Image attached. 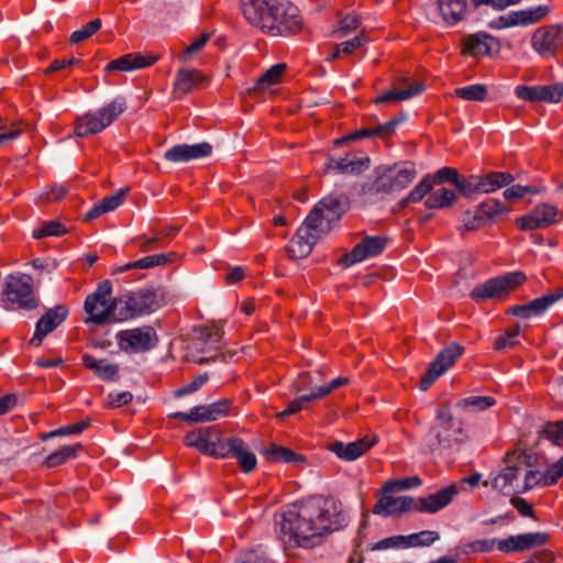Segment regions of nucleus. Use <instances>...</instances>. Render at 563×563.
<instances>
[{
    "label": "nucleus",
    "mask_w": 563,
    "mask_h": 563,
    "mask_svg": "<svg viewBox=\"0 0 563 563\" xmlns=\"http://www.w3.org/2000/svg\"><path fill=\"white\" fill-rule=\"evenodd\" d=\"M345 521L341 503L330 497L312 496L287 506L276 517L275 525L286 547L310 549L319 545L324 534L341 529Z\"/></svg>",
    "instance_id": "obj_1"
},
{
    "label": "nucleus",
    "mask_w": 563,
    "mask_h": 563,
    "mask_svg": "<svg viewBox=\"0 0 563 563\" xmlns=\"http://www.w3.org/2000/svg\"><path fill=\"white\" fill-rule=\"evenodd\" d=\"M347 208V198L343 194L322 198L290 240L287 246L290 257H307L317 241L331 231L333 224L341 219Z\"/></svg>",
    "instance_id": "obj_2"
},
{
    "label": "nucleus",
    "mask_w": 563,
    "mask_h": 563,
    "mask_svg": "<svg viewBox=\"0 0 563 563\" xmlns=\"http://www.w3.org/2000/svg\"><path fill=\"white\" fill-rule=\"evenodd\" d=\"M161 307L158 289L141 288L114 298V321L122 322L148 314Z\"/></svg>",
    "instance_id": "obj_3"
},
{
    "label": "nucleus",
    "mask_w": 563,
    "mask_h": 563,
    "mask_svg": "<svg viewBox=\"0 0 563 563\" xmlns=\"http://www.w3.org/2000/svg\"><path fill=\"white\" fill-rule=\"evenodd\" d=\"M431 437L429 446L431 451L435 449H451L467 439L462 422H456L452 416L449 404L441 405L437 410L435 422L429 431Z\"/></svg>",
    "instance_id": "obj_4"
},
{
    "label": "nucleus",
    "mask_w": 563,
    "mask_h": 563,
    "mask_svg": "<svg viewBox=\"0 0 563 563\" xmlns=\"http://www.w3.org/2000/svg\"><path fill=\"white\" fill-rule=\"evenodd\" d=\"M375 178L368 185V191L374 194H394L407 188L417 177L415 164L404 162L391 166H378L374 172Z\"/></svg>",
    "instance_id": "obj_5"
},
{
    "label": "nucleus",
    "mask_w": 563,
    "mask_h": 563,
    "mask_svg": "<svg viewBox=\"0 0 563 563\" xmlns=\"http://www.w3.org/2000/svg\"><path fill=\"white\" fill-rule=\"evenodd\" d=\"M126 109V101L119 97L96 112H89L76 120L75 133L80 137L100 133L114 122Z\"/></svg>",
    "instance_id": "obj_6"
},
{
    "label": "nucleus",
    "mask_w": 563,
    "mask_h": 563,
    "mask_svg": "<svg viewBox=\"0 0 563 563\" xmlns=\"http://www.w3.org/2000/svg\"><path fill=\"white\" fill-rule=\"evenodd\" d=\"M527 280L523 272L507 273L486 280L473 288L470 296L476 302L489 299L506 298L511 291L520 287Z\"/></svg>",
    "instance_id": "obj_7"
},
{
    "label": "nucleus",
    "mask_w": 563,
    "mask_h": 563,
    "mask_svg": "<svg viewBox=\"0 0 563 563\" xmlns=\"http://www.w3.org/2000/svg\"><path fill=\"white\" fill-rule=\"evenodd\" d=\"M112 285L109 280L100 283L97 289L85 300L87 322L103 324L108 320L114 321V299L111 301Z\"/></svg>",
    "instance_id": "obj_8"
},
{
    "label": "nucleus",
    "mask_w": 563,
    "mask_h": 563,
    "mask_svg": "<svg viewBox=\"0 0 563 563\" xmlns=\"http://www.w3.org/2000/svg\"><path fill=\"white\" fill-rule=\"evenodd\" d=\"M505 464L497 475L490 476L492 487L505 496L521 493L519 475L525 467V456L515 452L509 453L505 457Z\"/></svg>",
    "instance_id": "obj_9"
},
{
    "label": "nucleus",
    "mask_w": 563,
    "mask_h": 563,
    "mask_svg": "<svg viewBox=\"0 0 563 563\" xmlns=\"http://www.w3.org/2000/svg\"><path fill=\"white\" fill-rule=\"evenodd\" d=\"M4 294L10 302L21 309L32 310L38 305L33 292V278L27 274H10L5 278Z\"/></svg>",
    "instance_id": "obj_10"
},
{
    "label": "nucleus",
    "mask_w": 563,
    "mask_h": 563,
    "mask_svg": "<svg viewBox=\"0 0 563 563\" xmlns=\"http://www.w3.org/2000/svg\"><path fill=\"white\" fill-rule=\"evenodd\" d=\"M277 0H240V7L245 20L263 33L274 29V13L282 7H276Z\"/></svg>",
    "instance_id": "obj_11"
},
{
    "label": "nucleus",
    "mask_w": 563,
    "mask_h": 563,
    "mask_svg": "<svg viewBox=\"0 0 563 563\" xmlns=\"http://www.w3.org/2000/svg\"><path fill=\"white\" fill-rule=\"evenodd\" d=\"M115 339L119 349L125 353L147 352L158 342L156 331L150 325L122 330Z\"/></svg>",
    "instance_id": "obj_12"
},
{
    "label": "nucleus",
    "mask_w": 563,
    "mask_h": 563,
    "mask_svg": "<svg viewBox=\"0 0 563 563\" xmlns=\"http://www.w3.org/2000/svg\"><path fill=\"white\" fill-rule=\"evenodd\" d=\"M464 346L453 342L442 349L435 358L429 364L427 372L420 379V389L427 390L429 387L442 376L454 363L463 355Z\"/></svg>",
    "instance_id": "obj_13"
},
{
    "label": "nucleus",
    "mask_w": 563,
    "mask_h": 563,
    "mask_svg": "<svg viewBox=\"0 0 563 563\" xmlns=\"http://www.w3.org/2000/svg\"><path fill=\"white\" fill-rule=\"evenodd\" d=\"M276 7H282V10L278 9L274 13V29L271 32H265V34L271 36H287L292 35L301 31L302 29V18L300 15L299 9L290 3L287 0H277Z\"/></svg>",
    "instance_id": "obj_14"
},
{
    "label": "nucleus",
    "mask_w": 563,
    "mask_h": 563,
    "mask_svg": "<svg viewBox=\"0 0 563 563\" xmlns=\"http://www.w3.org/2000/svg\"><path fill=\"white\" fill-rule=\"evenodd\" d=\"M234 457L244 473H251L255 470L257 460L251 451L247 443L238 437L223 439L219 452H216L217 459Z\"/></svg>",
    "instance_id": "obj_15"
},
{
    "label": "nucleus",
    "mask_w": 563,
    "mask_h": 563,
    "mask_svg": "<svg viewBox=\"0 0 563 563\" xmlns=\"http://www.w3.org/2000/svg\"><path fill=\"white\" fill-rule=\"evenodd\" d=\"M221 430L216 427H202L190 431L185 435V444L197 449L199 452L216 457L222 443Z\"/></svg>",
    "instance_id": "obj_16"
},
{
    "label": "nucleus",
    "mask_w": 563,
    "mask_h": 563,
    "mask_svg": "<svg viewBox=\"0 0 563 563\" xmlns=\"http://www.w3.org/2000/svg\"><path fill=\"white\" fill-rule=\"evenodd\" d=\"M531 44L540 56H554L563 45V29L558 25L540 27L534 31Z\"/></svg>",
    "instance_id": "obj_17"
},
{
    "label": "nucleus",
    "mask_w": 563,
    "mask_h": 563,
    "mask_svg": "<svg viewBox=\"0 0 563 563\" xmlns=\"http://www.w3.org/2000/svg\"><path fill=\"white\" fill-rule=\"evenodd\" d=\"M387 244V239L384 236H366L352 251L340 260V263L350 266L352 264L362 262L368 257H374L383 253Z\"/></svg>",
    "instance_id": "obj_18"
},
{
    "label": "nucleus",
    "mask_w": 563,
    "mask_h": 563,
    "mask_svg": "<svg viewBox=\"0 0 563 563\" xmlns=\"http://www.w3.org/2000/svg\"><path fill=\"white\" fill-rule=\"evenodd\" d=\"M559 220V210L556 207L542 203L532 209V211L517 219V225L521 230L543 229L552 225Z\"/></svg>",
    "instance_id": "obj_19"
},
{
    "label": "nucleus",
    "mask_w": 563,
    "mask_h": 563,
    "mask_svg": "<svg viewBox=\"0 0 563 563\" xmlns=\"http://www.w3.org/2000/svg\"><path fill=\"white\" fill-rule=\"evenodd\" d=\"M68 314V309L63 305H57L47 310L36 323L35 332L30 340V344L40 346L43 339L60 325Z\"/></svg>",
    "instance_id": "obj_20"
},
{
    "label": "nucleus",
    "mask_w": 563,
    "mask_h": 563,
    "mask_svg": "<svg viewBox=\"0 0 563 563\" xmlns=\"http://www.w3.org/2000/svg\"><path fill=\"white\" fill-rule=\"evenodd\" d=\"M561 298H563V288H559L555 292L536 298L528 303L512 306L507 310V313L522 319H529L542 314Z\"/></svg>",
    "instance_id": "obj_21"
},
{
    "label": "nucleus",
    "mask_w": 563,
    "mask_h": 563,
    "mask_svg": "<svg viewBox=\"0 0 563 563\" xmlns=\"http://www.w3.org/2000/svg\"><path fill=\"white\" fill-rule=\"evenodd\" d=\"M548 536L542 532H529L510 536L507 539L496 540V547L500 552L511 553L530 550L545 544Z\"/></svg>",
    "instance_id": "obj_22"
},
{
    "label": "nucleus",
    "mask_w": 563,
    "mask_h": 563,
    "mask_svg": "<svg viewBox=\"0 0 563 563\" xmlns=\"http://www.w3.org/2000/svg\"><path fill=\"white\" fill-rule=\"evenodd\" d=\"M212 153L208 142L197 144H177L164 153V158L170 163H186L192 159L207 157Z\"/></svg>",
    "instance_id": "obj_23"
},
{
    "label": "nucleus",
    "mask_w": 563,
    "mask_h": 563,
    "mask_svg": "<svg viewBox=\"0 0 563 563\" xmlns=\"http://www.w3.org/2000/svg\"><path fill=\"white\" fill-rule=\"evenodd\" d=\"M209 79L197 69L181 68L177 71L174 81V97L179 99L194 90L203 88Z\"/></svg>",
    "instance_id": "obj_24"
},
{
    "label": "nucleus",
    "mask_w": 563,
    "mask_h": 563,
    "mask_svg": "<svg viewBox=\"0 0 563 563\" xmlns=\"http://www.w3.org/2000/svg\"><path fill=\"white\" fill-rule=\"evenodd\" d=\"M376 442V437H365L350 443L334 441L333 443L329 444V450L333 452L339 459L346 462H352L365 454Z\"/></svg>",
    "instance_id": "obj_25"
},
{
    "label": "nucleus",
    "mask_w": 563,
    "mask_h": 563,
    "mask_svg": "<svg viewBox=\"0 0 563 563\" xmlns=\"http://www.w3.org/2000/svg\"><path fill=\"white\" fill-rule=\"evenodd\" d=\"M456 485L452 484L424 498L415 499V510L434 514L446 507L457 495Z\"/></svg>",
    "instance_id": "obj_26"
},
{
    "label": "nucleus",
    "mask_w": 563,
    "mask_h": 563,
    "mask_svg": "<svg viewBox=\"0 0 563 563\" xmlns=\"http://www.w3.org/2000/svg\"><path fill=\"white\" fill-rule=\"evenodd\" d=\"M415 510V498L409 496L393 497L384 494L373 508L375 515L390 517Z\"/></svg>",
    "instance_id": "obj_27"
},
{
    "label": "nucleus",
    "mask_w": 563,
    "mask_h": 563,
    "mask_svg": "<svg viewBox=\"0 0 563 563\" xmlns=\"http://www.w3.org/2000/svg\"><path fill=\"white\" fill-rule=\"evenodd\" d=\"M156 60L157 56H145L130 53L108 63L104 67V71H131L151 66Z\"/></svg>",
    "instance_id": "obj_28"
},
{
    "label": "nucleus",
    "mask_w": 563,
    "mask_h": 563,
    "mask_svg": "<svg viewBox=\"0 0 563 563\" xmlns=\"http://www.w3.org/2000/svg\"><path fill=\"white\" fill-rule=\"evenodd\" d=\"M498 51V40L487 33H476L465 41L464 52L475 57L490 55Z\"/></svg>",
    "instance_id": "obj_29"
},
{
    "label": "nucleus",
    "mask_w": 563,
    "mask_h": 563,
    "mask_svg": "<svg viewBox=\"0 0 563 563\" xmlns=\"http://www.w3.org/2000/svg\"><path fill=\"white\" fill-rule=\"evenodd\" d=\"M177 254L175 252L159 253L145 256L134 262H130L125 265L119 266L113 271V274H120L130 269H146L156 266H163L172 263L176 260Z\"/></svg>",
    "instance_id": "obj_30"
},
{
    "label": "nucleus",
    "mask_w": 563,
    "mask_h": 563,
    "mask_svg": "<svg viewBox=\"0 0 563 563\" xmlns=\"http://www.w3.org/2000/svg\"><path fill=\"white\" fill-rule=\"evenodd\" d=\"M368 163V158H352L350 156L339 159L331 158L324 166V173L335 170L341 174H360L367 168Z\"/></svg>",
    "instance_id": "obj_31"
},
{
    "label": "nucleus",
    "mask_w": 563,
    "mask_h": 563,
    "mask_svg": "<svg viewBox=\"0 0 563 563\" xmlns=\"http://www.w3.org/2000/svg\"><path fill=\"white\" fill-rule=\"evenodd\" d=\"M437 4L446 24L455 25L463 20L466 11V0H437Z\"/></svg>",
    "instance_id": "obj_32"
},
{
    "label": "nucleus",
    "mask_w": 563,
    "mask_h": 563,
    "mask_svg": "<svg viewBox=\"0 0 563 563\" xmlns=\"http://www.w3.org/2000/svg\"><path fill=\"white\" fill-rule=\"evenodd\" d=\"M129 188L125 187L114 195L104 197L100 202L96 203L85 216V220L90 221L99 218L100 216L113 211L124 200L128 195Z\"/></svg>",
    "instance_id": "obj_33"
},
{
    "label": "nucleus",
    "mask_w": 563,
    "mask_h": 563,
    "mask_svg": "<svg viewBox=\"0 0 563 563\" xmlns=\"http://www.w3.org/2000/svg\"><path fill=\"white\" fill-rule=\"evenodd\" d=\"M426 89L422 82L410 84L407 88L399 90H389L376 97L375 103L395 102L410 99L417 95H420Z\"/></svg>",
    "instance_id": "obj_34"
},
{
    "label": "nucleus",
    "mask_w": 563,
    "mask_h": 563,
    "mask_svg": "<svg viewBox=\"0 0 563 563\" xmlns=\"http://www.w3.org/2000/svg\"><path fill=\"white\" fill-rule=\"evenodd\" d=\"M82 363L86 367L93 371L99 378L104 380L115 379L119 373L117 364L107 363L106 360H97L88 354L82 356Z\"/></svg>",
    "instance_id": "obj_35"
},
{
    "label": "nucleus",
    "mask_w": 563,
    "mask_h": 563,
    "mask_svg": "<svg viewBox=\"0 0 563 563\" xmlns=\"http://www.w3.org/2000/svg\"><path fill=\"white\" fill-rule=\"evenodd\" d=\"M510 173L492 172L485 176H479V194H489L507 186L514 181Z\"/></svg>",
    "instance_id": "obj_36"
},
{
    "label": "nucleus",
    "mask_w": 563,
    "mask_h": 563,
    "mask_svg": "<svg viewBox=\"0 0 563 563\" xmlns=\"http://www.w3.org/2000/svg\"><path fill=\"white\" fill-rule=\"evenodd\" d=\"M549 13L547 5H539L533 9L520 10L510 12L511 22L514 25H529L540 21Z\"/></svg>",
    "instance_id": "obj_37"
},
{
    "label": "nucleus",
    "mask_w": 563,
    "mask_h": 563,
    "mask_svg": "<svg viewBox=\"0 0 563 563\" xmlns=\"http://www.w3.org/2000/svg\"><path fill=\"white\" fill-rule=\"evenodd\" d=\"M266 457L272 462H285V463H295V464H301L306 461L303 455L297 454L290 449L272 444L266 451H265Z\"/></svg>",
    "instance_id": "obj_38"
},
{
    "label": "nucleus",
    "mask_w": 563,
    "mask_h": 563,
    "mask_svg": "<svg viewBox=\"0 0 563 563\" xmlns=\"http://www.w3.org/2000/svg\"><path fill=\"white\" fill-rule=\"evenodd\" d=\"M196 331L198 333L197 340L208 346V350L201 349V352H208L209 350L218 351V344L223 335V331L220 327L210 324L205 328H199Z\"/></svg>",
    "instance_id": "obj_39"
},
{
    "label": "nucleus",
    "mask_w": 563,
    "mask_h": 563,
    "mask_svg": "<svg viewBox=\"0 0 563 563\" xmlns=\"http://www.w3.org/2000/svg\"><path fill=\"white\" fill-rule=\"evenodd\" d=\"M495 404V398L489 396H471L461 399L456 407L466 412H479L493 407Z\"/></svg>",
    "instance_id": "obj_40"
},
{
    "label": "nucleus",
    "mask_w": 563,
    "mask_h": 563,
    "mask_svg": "<svg viewBox=\"0 0 563 563\" xmlns=\"http://www.w3.org/2000/svg\"><path fill=\"white\" fill-rule=\"evenodd\" d=\"M456 201V195L451 189L441 187L433 191L424 201L427 208L442 209L452 206Z\"/></svg>",
    "instance_id": "obj_41"
},
{
    "label": "nucleus",
    "mask_w": 563,
    "mask_h": 563,
    "mask_svg": "<svg viewBox=\"0 0 563 563\" xmlns=\"http://www.w3.org/2000/svg\"><path fill=\"white\" fill-rule=\"evenodd\" d=\"M169 417L173 419H179L188 423H202L211 421L207 405L195 406L188 412H174L169 415Z\"/></svg>",
    "instance_id": "obj_42"
},
{
    "label": "nucleus",
    "mask_w": 563,
    "mask_h": 563,
    "mask_svg": "<svg viewBox=\"0 0 563 563\" xmlns=\"http://www.w3.org/2000/svg\"><path fill=\"white\" fill-rule=\"evenodd\" d=\"M286 69L285 64H276L266 70L256 81L250 91H262L272 85L279 82L282 75Z\"/></svg>",
    "instance_id": "obj_43"
},
{
    "label": "nucleus",
    "mask_w": 563,
    "mask_h": 563,
    "mask_svg": "<svg viewBox=\"0 0 563 563\" xmlns=\"http://www.w3.org/2000/svg\"><path fill=\"white\" fill-rule=\"evenodd\" d=\"M81 449L79 443L74 445H65L62 449L53 452L45 459V465L47 467H57L64 464L66 461L76 457L77 452Z\"/></svg>",
    "instance_id": "obj_44"
},
{
    "label": "nucleus",
    "mask_w": 563,
    "mask_h": 563,
    "mask_svg": "<svg viewBox=\"0 0 563 563\" xmlns=\"http://www.w3.org/2000/svg\"><path fill=\"white\" fill-rule=\"evenodd\" d=\"M439 539L440 534L437 531L423 530L404 536V548L429 547Z\"/></svg>",
    "instance_id": "obj_45"
},
{
    "label": "nucleus",
    "mask_w": 563,
    "mask_h": 563,
    "mask_svg": "<svg viewBox=\"0 0 563 563\" xmlns=\"http://www.w3.org/2000/svg\"><path fill=\"white\" fill-rule=\"evenodd\" d=\"M454 93L457 98L466 101H484L487 99L488 89L483 84L470 85L456 88Z\"/></svg>",
    "instance_id": "obj_46"
},
{
    "label": "nucleus",
    "mask_w": 563,
    "mask_h": 563,
    "mask_svg": "<svg viewBox=\"0 0 563 563\" xmlns=\"http://www.w3.org/2000/svg\"><path fill=\"white\" fill-rule=\"evenodd\" d=\"M462 224L459 231L463 234L465 231H475L487 224V217L482 216L479 210H467L463 213L461 219Z\"/></svg>",
    "instance_id": "obj_47"
},
{
    "label": "nucleus",
    "mask_w": 563,
    "mask_h": 563,
    "mask_svg": "<svg viewBox=\"0 0 563 563\" xmlns=\"http://www.w3.org/2000/svg\"><path fill=\"white\" fill-rule=\"evenodd\" d=\"M316 400H319V398L317 397V394L316 391H311L309 394H306V395H301L297 398H295L294 400H291L288 405V407L277 413V418L278 419H285L296 412H298L299 410H301L303 407H306L309 402H312V401H316Z\"/></svg>",
    "instance_id": "obj_48"
},
{
    "label": "nucleus",
    "mask_w": 563,
    "mask_h": 563,
    "mask_svg": "<svg viewBox=\"0 0 563 563\" xmlns=\"http://www.w3.org/2000/svg\"><path fill=\"white\" fill-rule=\"evenodd\" d=\"M431 176H426L410 192L400 201V206L405 207L411 202H418L432 189Z\"/></svg>",
    "instance_id": "obj_49"
},
{
    "label": "nucleus",
    "mask_w": 563,
    "mask_h": 563,
    "mask_svg": "<svg viewBox=\"0 0 563 563\" xmlns=\"http://www.w3.org/2000/svg\"><path fill=\"white\" fill-rule=\"evenodd\" d=\"M479 176L476 175H472L470 177L459 175L457 180L454 184L456 190L465 197L479 194Z\"/></svg>",
    "instance_id": "obj_50"
},
{
    "label": "nucleus",
    "mask_w": 563,
    "mask_h": 563,
    "mask_svg": "<svg viewBox=\"0 0 563 563\" xmlns=\"http://www.w3.org/2000/svg\"><path fill=\"white\" fill-rule=\"evenodd\" d=\"M421 479L418 476L406 477L402 479H391L384 484L383 494H388L395 490H402L421 485Z\"/></svg>",
    "instance_id": "obj_51"
},
{
    "label": "nucleus",
    "mask_w": 563,
    "mask_h": 563,
    "mask_svg": "<svg viewBox=\"0 0 563 563\" xmlns=\"http://www.w3.org/2000/svg\"><path fill=\"white\" fill-rule=\"evenodd\" d=\"M66 233L65 227L57 221H49L42 224V227L35 229L32 236L36 240L45 236H59Z\"/></svg>",
    "instance_id": "obj_52"
},
{
    "label": "nucleus",
    "mask_w": 563,
    "mask_h": 563,
    "mask_svg": "<svg viewBox=\"0 0 563 563\" xmlns=\"http://www.w3.org/2000/svg\"><path fill=\"white\" fill-rule=\"evenodd\" d=\"M100 27H101V20L95 19V20L90 21L87 25H85L82 29L73 32L69 37V42L71 44H78V43L87 40L91 35H93L97 31L100 30Z\"/></svg>",
    "instance_id": "obj_53"
},
{
    "label": "nucleus",
    "mask_w": 563,
    "mask_h": 563,
    "mask_svg": "<svg viewBox=\"0 0 563 563\" xmlns=\"http://www.w3.org/2000/svg\"><path fill=\"white\" fill-rule=\"evenodd\" d=\"M516 96L525 101L538 102L542 101V85L539 86H526L519 85L515 89Z\"/></svg>",
    "instance_id": "obj_54"
},
{
    "label": "nucleus",
    "mask_w": 563,
    "mask_h": 563,
    "mask_svg": "<svg viewBox=\"0 0 563 563\" xmlns=\"http://www.w3.org/2000/svg\"><path fill=\"white\" fill-rule=\"evenodd\" d=\"M496 544V539H482L475 540L462 545V553L472 554V553H485L490 552Z\"/></svg>",
    "instance_id": "obj_55"
},
{
    "label": "nucleus",
    "mask_w": 563,
    "mask_h": 563,
    "mask_svg": "<svg viewBox=\"0 0 563 563\" xmlns=\"http://www.w3.org/2000/svg\"><path fill=\"white\" fill-rule=\"evenodd\" d=\"M520 333V327L517 324L511 329L505 331L504 334L499 335L495 343L494 347L497 351L505 350L507 347H511L517 343V338Z\"/></svg>",
    "instance_id": "obj_56"
},
{
    "label": "nucleus",
    "mask_w": 563,
    "mask_h": 563,
    "mask_svg": "<svg viewBox=\"0 0 563 563\" xmlns=\"http://www.w3.org/2000/svg\"><path fill=\"white\" fill-rule=\"evenodd\" d=\"M540 434L554 444H559L563 440V420L545 423Z\"/></svg>",
    "instance_id": "obj_57"
},
{
    "label": "nucleus",
    "mask_w": 563,
    "mask_h": 563,
    "mask_svg": "<svg viewBox=\"0 0 563 563\" xmlns=\"http://www.w3.org/2000/svg\"><path fill=\"white\" fill-rule=\"evenodd\" d=\"M477 209L479 210L482 216L487 217V223L494 219V217L506 211L503 203L496 199H488L482 202Z\"/></svg>",
    "instance_id": "obj_58"
},
{
    "label": "nucleus",
    "mask_w": 563,
    "mask_h": 563,
    "mask_svg": "<svg viewBox=\"0 0 563 563\" xmlns=\"http://www.w3.org/2000/svg\"><path fill=\"white\" fill-rule=\"evenodd\" d=\"M208 379L209 377L207 373L198 375L189 384L174 390V396L179 398L192 394L200 389L208 382Z\"/></svg>",
    "instance_id": "obj_59"
},
{
    "label": "nucleus",
    "mask_w": 563,
    "mask_h": 563,
    "mask_svg": "<svg viewBox=\"0 0 563 563\" xmlns=\"http://www.w3.org/2000/svg\"><path fill=\"white\" fill-rule=\"evenodd\" d=\"M207 406L209 409V416L211 418V421H216L230 413L231 400L228 398H223L219 401L209 404Z\"/></svg>",
    "instance_id": "obj_60"
},
{
    "label": "nucleus",
    "mask_w": 563,
    "mask_h": 563,
    "mask_svg": "<svg viewBox=\"0 0 563 563\" xmlns=\"http://www.w3.org/2000/svg\"><path fill=\"white\" fill-rule=\"evenodd\" d=\"M542 102H559L563 98V82L542 85Z\"/></svg>",
    "instance_id": "obj_61"
},
{
    "label": "nucleus",
    "mask_w": 563,
    "mask_h": 563,
    "mask_svg": "<svg viewBox=\"0 0 563 563\" xmlns=\"http://www.w3.org/2000/svg\"><path fill=\"white\" fill-rule=\"evenodd\" d=\"M459 175V172L453 167H442L431 177V181L432 185L450 183L454 186Z\"/></svg>",
    "instance_id": "obj_62"
},
{
    "label": "nucleus",
    "mask_w": 563,
    "mask_h": 563,
    "mask_svg": "<svg viewBox=\"0 0 563 563\" xmlns=\"http://www.w3.org/2000/svg\"><path fill=\"white\" fill-rule=\"evenodd\" d=\"M210 38V35L205 33L202 35H200L199 38H197L196 41H194L187 48L186 51L184 52V54L179 57L180 62L183 63H188L192 56L200 52L207 44V42L209 41Z\"/></svg>",
    "instance_id": "obj_63"
},
{
    "label": "nucleus",
    "mask_w": 563,
    "mask_h": 563,
    "mask_svg": "<svg viewBox=\"0 0 563 563\" xmlns=\"http://www.w3.org/2000/svg\"><path fill=\"white\" fill-rule=\"evenodd\" d=\"M563 476V456L549 466L544 473V483L547 485L555 484Z\"/></svg>",
    "instance_id": "obj_64"
}]
</instances>
